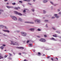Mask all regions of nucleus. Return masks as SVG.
Here are the masks:
<instances>
[{
	"label": "nucleus",
	"mask_w": 61,
	"mask_h": 61,
	"mask_svg": "<svg viewBox=\"0 0 61 61\" xmlns=\"http://www.w3.org/2000/svg\"><path fill=\"white\" fill-rule=\"evenodd\" d=\"M4 51H6V50H5Z\"/></svg>",
	"instance_id": "bf43d9fd"
},
{
	"label": "nucleus",
	"mask_w": 61,
	"mask_h": 61,
	"mask_svg": "<svg viewBox=\"0 0 61 61\" xmlns=\"http://www.w3.org/2000/svg\"><path fill=\"white\" fill-rule=\"evenodd\" d=\"M33 2H35V0H33Z\"/></svg>",
	"instance_id": "6e6d98bb"
},
{
	"label": "nucleus",
	"mask_w": 61,
	"mask_h": 61,
	"mask_svg": "<svg viewBox=\"0 0 61 61\" xmlns=\"http://www.w3.org/2000/svg\"><path fill=\"white\" fill-rule=\"evenodd\" d=\"M0 48H1V49H4V47H3V46H1Z\"/></svg>",
	"instance_id": "a211bd4d"
},
{
	"label": "nucleus",
	"mask_w": 61,
	"mask_h": 61,
	"mask_svg": "<svg viewBox=\"0 0 61 61\" xmlns=\"http://www.w3.org/2000/svg\"><path fill=\"white\" fill-rule=\"evenodd\" d=\"M46 27H48V26H47V24H46Z\"/></svg>",
	"instance_id": "37998d69"
},
{
	"label": "nucleus",
	"mask_w": 61,
	"mask_h": 61,
	"mask_svg": "<svg viewBox=\"0 0 61 61\" xmlns=\"http://www.w3.org/2000/svg\"><path fill=\"white\" fill-rule=\"evenodd\" d=\"M19 2L20 3H22V1H19Z\"/></svg>",
	"instance_id": "bb28decb"
},
{
	"label": "nucleus",
	"mask_w": 61,
	"mask_h": 61,
	"mask_svg": "<svg viewBox=\"0 0 61 61\" xmlns=\"http://www.w3.org/2000/svg\"><path fill=\"white\" fill-rule=\"evenodd\" d=\"M35 22L36 23H39L40 22V20H35Z\"/></svg>",
	"instance_id": "20e7f679"
},
{
	"label": "nucleus",
	"mask_w": 61,
	"mask_h": 61,
	"mask_svg": "<svg viewBox=\"0 0 61 61\" xmlns=\"http://www.w3.org/2000/svg\"><path fill=\"white\" fill-rule=\"evenodd\" d=\"M28 4L29 5H31V4H30V3H28Z\"/></svg>",
	"instance_id": "7c9ffc66"
},
{
	"label": "nucleus",
	"mask_w": 61,
	"mask_h": 61,
	"mask_svg": "<svg viewBox=\"0 0 61 61\" xmlns=\"http://www.w3.org/2000/svg\"><path fill=\"white\" fill-rule=\"evenodd\" d=\"M57 14H55L54 15V16H55V17L56 18H58L59 17V16H57Z\"/></svg>",
	"instance_id": "1a4fd4ad"
},
{
	"label": "nucleus",
	"mask_w": 61,
	"mask_h": 61,
	"mask_svg": "<svg viewBox=\"0 0 61 61\" xmlns=\"http://www.w3.org/2000/svg\"><path fill=\"white\" fill-rule=\"evenodd\" d=\"M55 18V17H52V19H54V18Z\"/></svg>",
	"instance_id": "f704fd0d"
},
{
	"label": "nucleus",
	"mask_w": 61,
	"mask_h": 61,
	"mask_svg": "<svg viewBox=\"0 0 61 61\" xmlns=\"http://www.w3.org/2000/svg\"><path fill=\"white\" fill-rule=\"evenodd\" d=\"M21 33L22 36H26V33L25 32H21Z\"/></svg>",
	"instance_id": "7ed1b4c3"
},
{
	"label": "nucleus",
	"mask_w": 61,
	"mask_h": 61,
	"mask_svg": "<svg viewBox=\"0 0 61 61\" xmlns=\"http://www.w3.org/2000/svg\"><path fill=\"white\" fill-rule=\"evenodd\" d=\"M25 23H27V24H34V23L31 22H25Z\"/></svg>",
	"instance_id": "6e6552de"
},
{
	"label": "nucleus",
	"mask_w": 61,
	"mask_h": 61,
	"mask_svg": "<svg viewBox=\"0 0 61 61\" xmlns=\"http://www.w3.org/2000/svg\"><path fill=\"white\" fill-rule=\"evenodd\" d=\"M11 45H19V44L17 42L13 41H11Z\"/></svg>",
	"instance_id": "f257e3e1"
},
{
	"label": "nucleus",
	"mask_w": 61,
	"mask_h": 61,
	"mask_svg": "<svg viewBox=\"0 0 61 61\" xmlns=\"http://www.w3.org/2000/svg\"><path fill=\"white\" fill-rule=\"evenodd\" d=\"M30 30L32 31H34V29H30Z\"/></svg>",
	"instance_id": "2eb2a0df"
},
{
	"label": "nucleus",
	"mask_w": 61,
	"mask_h": 61,
	"mask_svg": "<svg viewBox=\"0 0 61 61\" xmlns=\"http://www.w3.org/2000/svg\"><path fill=\"white\" fill-rule=\"evenodd\" d=\"M39 40V41H41V42H45L46 41V39L43 38L41 39L40 40Z\"/></svg>",
	"instance_id": "f03ea898"
},
{
	"label": "nucleus",
	"mask_w": 61,
	"mask_h": 61,
	"mask_svg": "<svg viewBox=\"0 0 61 61\" xmlns=\"http://www.w3.org/2000/svg\"><path fill=\"white\" fill-rule=\"evenodd\" d=\"M20 32V31L19 30H18L17 31V33H19Z\"/></svg>",
	"instance_id": "473e14b6"
},
{
	"label": "nucleus",
	"mask_w": 61,
	"mask_h": 61,
	"mask_svg": "<svg viewBox=\"0 0 61 61\" xmlns=\"http://www.w3.org/2000/svg\"><path fill=\"white\" fill-rule=\"evenodd\" d=\"M38 31H40L41 30H40V29H38Z\"/></svg>",
	"instance_id": "a878e982"
},
{
	"label": "nucleus",
	"mask_w": 61,
	"mask_h": 61,
	"mask_svg": "<svg viewBox=\"0 0 61 61\" xmlns=\"http://www.w3.org/2000/svg\"><path fill=\"white\" fill-rule=\"evenodd\" d=\"M26 12V11L25 10H24L23 11V12L24 13H25Z\"/></svg>",
	"instance_id": "4be33fe9"
},
{
	"label": "nucleus",
	"mask_w": 61,
	"mask_h": 61,
	"mask_svg": "<svg viewBox=\"0 0 61 61\" xmlns=\"http://www.w3.org/2000/svg\"><path fill=\"white\" fill-rule=\"evenodd\" d=\"M6 6V7L9 9V8H14V7H13V6Z\"/></svg>",
	"instance_id": "0eeeda50"
},
{
	"label": "nucleus",
	"mask_w": 61,
	"mask_h": 61,
	"mask_svg": "<svg viewBox=\"0 0 61 61\" xmlns=\"http://www.w3.org/2000/svg\"><path fill=\"white\" fill-rule=\"evenodd\" d=\"M51 60H53V61L54 60L53 59V58H51Z\"/></svg>",
	"instance_id": "49530a36"
},
{
	"label": "nucleus",
	"mask_w": 61,
	"mask_h": 61,
	"mask_svg": "<svg viewBox=\"0 0 61 61\" xmlns=\"http://www.w3.org/2000/svg\"><path fill=\"white\" fill-rule=\"evenodd\" d=\"M15 14H17V15H22V14H21L20 13H19L16 11H15Z\"/></svg>",
	"instance_id": "423d86ee"
},
{
	"label": "nucleus",
	"mask_w": 61,
	"mask_h": 61,
	"mask_svg": "<svg viewBox=\"0 0 61 61\" xmlns=\"http://www.w3.org/2000/svg\"><path fill=\"white\" fill-rule=\"evenodd\" d=\"M61 12H60L59 13V15H61Z\"/></svg>",
	"instance_id": "58836bf2"
},
{
	"label": "nucleus",
	"mask_w": 61,
	"mask_h": 61,
	"mask_svg": "<svg viewBox=\"0 0 61 61\" xmlns=\"http://www.w3.org/2000/svg\"><path fill=\"white\" fill-rule=\"evenodd\" d=\"M29 40H28L27 41V43H29Z\"/></svg>",
	"instance_id": "cd10ccee"
},
{
	"label": "nucleus",
	"mask_w": 61,
	"mask_h": 61,
	"mask_svg": "<svg viewBox=\"0 0 61 61\" xmlns=\"http://www.w3.org/2000/svg\"><path fill=\"white\" fill-rule=\"evenodd\" d=\"M44 37H46L47 36H46V35H44Z\"/></svg>",
	"instance_id": "2f4dec72"
},
{
	"label": "nucleus",
	"mask_w": 61,
	"mask_h": 61,
	"mask_svg": "<svg viewBox=\"0 0 61 61\" xmlns=\"http://www.w3.org/2000/svg\"><path fill=\"white\" fill-rule=\"evenodd\" d=\"M4 1H5V2H6V1H7V0H4Z\"/></svg>",
	"instance_id": "3c124183"
},
{
	"label": "nucleus",
	"mask_w": 61,
	"mask_h": 61,
	"mask_svg": "<svg viewBox=\"0 0 61 61\" xmlns=\"http://www.w3.org/2000/svg\"><path fill=\"white\" fill-rule=\"evenodd\" d=\"M43 56H45V54H44Z\"/></svg>",
	"instance_id": "680f3d73"
},
{
	"label": "nucleus",
	"mask_w": 61,
	"mask_h": 61,
	"mask_svg": "<svg viewBox=\"0 0 61 61\" xmlns=\"http://www.w3.org/2000/svg\"><path fill=\"white\" fill-rule=\"evenodd\" d=\"M9 54L10 56H12V54H11L10 53H9Z\"/></svg>",
	"instance_id": "c85d7f7f"
},
{
	"label": "nucleus",
	"mask_w": 61,
	"mask_h": 61,
	"mask_svg": "<svg viewBox=\"0 0 61 61\" xmlns=\"http://www.w3.org/2000/svg\"><path fill=\"white\" fill-rule=\"evenodd\" d=\"M18 48H19V49H23L24 48L22 47H18Z\"/></svg>",
	"instance_id": "9d476101"
},
{
	"label": "nucleus",
	"mask_w": 61,
	"mask_h": 61,
	"mask_svg": "<svg viewBox=\"0 0 61 61\" xmlns=\"http://www.w3.org/2000/svg\"><path fill=\"white\" fill-rule=\"evenodd\" d=\"M37 37H40V36H37Z\"/></svg>",
	"instance_id": "864d4df0"
},
{
	"label": "nucleus",
	"mask_w": 61,
	"mask_h": 61,
	"mask_svg": "<svg viewBox=\"0 0 61 61\" xmlns=\"http://www.w3.org/2000/svg\"><path fill=\"white\" fill-rule=\"evenodd\" d=\"M4 32H8V33H9V31L8 30H4Z\"/></svg>",
	"instance_id": "ddd939ff"
},
{
	"label": "nucleus",
	"mask_w": 61,
	"mask_h": 61,
	"mask_svg": "<svg viewBox=\"0 0 61 61\" xmlns=\"http://www.w3.org/2000/svg\"><path fill=\"white\" fill-rule=\"evenodd\" d=\"M27 1L28 2H30V0H27Z\"/></svg>",
	"instance_id": "a19ab883"
},
{
	"label": "nucleus",
	"mask_w": 61,
	"mask_h": 61,
	"mask_svg": "<svg viewBox=\"0 0 61 61\" xmlns=\"http://www.w3.org/2000/svg\"><path fill=\"white\" fill-rule=\"evenodd\" d=\"M27 0H24V1H27Z\"/></svg>",
	"instance_id": "13d9d810"
},
{
	"label": "nucleus",
	"mask_w": 61,
	"mask_h": 61,
	"mask_svg": "<svg viewBox=\"0 0 61 61\" xmlns=\"http://www.w3.org/2000/svg\"><path fill=\"white\" fill-rule=\"evenodd\" d=\"M55 58L57 60H58V58H57V57H56Z\"/></svg>",
	"instance_id": "72a5a7b5"
},
{
	"label": "nucleus",
	"mask_w": 61,
	"mask_h": 61,
	"mask_svg": "<svg viewBox=\"0 0 61 61\" xmlns=\"http://www.w3.org/2000/svg\"><path fill=\"white\" fill-rule=\"evenodd\" d=\"M48 20H45V22H48Z\"/></svg>",
	"instance_id": "e433bc0d"
},
{
	"label": "nucleus",
	"mask_w": 61,
	"mask_h": 61,
	"mask_svg": "<svg viewBox=\"0 0 61 61\" xmlns=\"http://www.w3.org/2000/svg\"><path fill=\"white\" fill-rule=\"evenodd\" d=\"M51 40H54V41H56V40L53 37H52L51 39Z\"/></svg>",
	"instance_id": "f8f14e48"
},
{
	"label": "nucleus",
	"mask_w": 61,
	"mask_h": 61,
	"mask_svg": "<svg viewBox=\"0 0 61 61\" xmlns=\"http://www.w3.org/2000/svg\"><path fill=\"white\" fill-rule=\"evenodd\" d=\"M12 18L14 20H17V18L16 17H15L14 16H12Z\"/></svg>",
	"instance_id": "39448f33"
},
{
	"label": "nucleus",
	"mask_w": 61,
	"mask_h": 61,
	"mask_svg": "<svg viewBox=\"0 0 61 61\" xmlns=\"http://www.w3.org/2000/svg\"><path fill=\"white\" fill-rule=\"evenodd\" d=\"M38 55H41V53L40 52H38Z\"/></svg>",
	"instance_id": "5701e85b"
},
{
	"label": "nucleus",
	"mask_w": 61,
	"mask_h": 61,
	"mask_svg": "<svg viewBox=\"0 0 61 61\" xmlns=\"http://www.w3.org/2000/svg\"><path fill=\"white\" fill-rule=\"evenodd\" d=\"M57 11L58 12H59L60 11V10L59 9L57 10Z\"/></svg>",
	"instance_id": "79ce46f5"
},
{
	"label": "nucleus",
	"mask_w": 61,
	"mask_h": 61,
	"mask_svg": "<svg viewBox=\"0 0 61 61\" xmlns=\"http://www.w3.org/2000/svg\"><path fill=\"white\" fill-rule=\"evenodd\" d=\"M14 9H16V10H17V8L16 7H15L14 8Z\"/></svg>",
	"instance_id": "393cba45"
},
{
	"label": "nucleus",
	"mask_w": 61,
	"mask_h": 61,
	"mask_svg": "<svg viewBox=\"0 0 61 61\" xmlns=\"http://www.w3.org/2000/svg\"><path fill=\"white\" fill-rule=\"evenodd\" d=\"M6 5H9V3H6Z\"/></svg>",
	"instance_id": "c03bdc74"
},
{
	"label": "nucleus",
	"mask_w": 61,
	"mask_h": 61,
	"mask_svg": "<svg viewBox=\"0 0 61 61\" xmlns=\"http://www.w3.org/2000/svg\"><path fill=\"white\" fill-rule=\"evenodd\" d=\"M32 11H33V12H34V10H33V9H32V10H31Z\"/></svg>",
	"instance_id": "ea45409f"
},
{
	"label": "nucleus",
	"mask_w": 61,
	"mask_h": 61,
	"mask_svg": "<svg viewBox=\"0 0 61 61\" xmlns=\"http://www.w3.org/2000/svg\"><path fill=\"white\" fill-rule=\"evenodd\" d=\"M23 54H25V52H23Z\"/></svg>",
	"instance_id": "4d7b16f0"
},
{
	"label": "nucleus",
	"mask_w": 61,
	"mask_h": 61,
	"mask_svg": "<svg viewBox=\"0 0 61 61\" xmlns=\"http://www.w3.org/2000/svg\"><path fill=\"white\" fill-rule=\"evenodd\" d=\"M12 5H15V3H12Z\"/></svg>",
	"instance_id": "412c9836"
},
{
	"label": "nucleus",
	"mask_w": 61,
	"mask_h": 61,
	"mask_svg": "<svg viewBox=\"0 0 61 61\" xmlns=\"http://www.w3.org/2000/svg\"><path fill=\"white\" fill-rule=\"evenodd\" d=\"M20 9V8L19 7H17V10H18V9Z\"/></svg>",
	"instance_id": "b1692460"
},
{
	"label": "nucleus",
	"mask_w": 61,
	"mask_h": 61,
	"mask_svg": "<svg viewBox=\"0 0 61 61\" xmlns=\"http://www.w3.org/2000/svg\"><path fill=\"white\" fill-rule=\"evenodd\" d=\"M50 3H51V4H52V5H53V2H51Z\"/></svg>",
	"instance_id": "c756f323"
},
{
	"label": "nucleus",
	"mask_w": 61,
	"mask_h": 61,
	"mask_svg": "<svg viewBox=\"0 0 61 61\" xmlns=\"http://www.w3.org/2000/svg\"><path fill=\"white\" fill-rule=\"evenodd\" d=\"M29 45L30 46H32V44H29Z\"/></svg>",
	"instance_id": "c9c22d12"
},
{
	"label": "nucleus",
	"mask_w": 61,
	"mask_h": 61,
	"mask_svg": "<svg viewBox=\"0 0 61 61\" xmlns=\"http://www.w3.org/2000/svg\"><path fill=\"white\" fill-rule=\"evenodd\" d=\"M46 13V11L44 10H43V13L44 14H45Z\"/></svg>",
	"instance_id": "aec40b11"
},
{
	"label": "nucleus",
	"mask_w": 61,
	"mask_h": 61,
	"mask_svg": "<svg viewBox=\"0 0 61 61\" xmlns=\"http://www.w3.org/2000/svg\"><path fill=\"white\" fill-rule=\"evenodd\" d=\"M53 37H57V36L56 35H53Z\"/></svg>",
	"instance_id": "4468645a"
},
{
	"label": "nucleus",
	"mask_w": 61,
	"mask_h": 61,
	"mask_svg": "<svg viewBox=\"0 0 61 61\" xmlns=\"http://www.w3.org/2000/svg\"><path fill=\"white\" fill-rule=\"evenodd\" d=\"M5 27L6 29H7V27L6 26H5Z\"/></svg>",
	"instance_id": "a18cd8bd"
},
{
	"label": "nucleus",
	"mask_w": 61,
	"mask_h": 61,
	"mask_svg": "<svg viewBox=\"0 0 61 61\" xmlns=\"http://www.w3.org/2000/svg\"><path fill=\"white\" fill-rule=\"evenodd\" d=\"M0 26L1 27V28H3L4 27V25H0Z\"/></svg>",
	"instance_id": "f3484780"
},
{
	"label": "nucleus",
	"mask_w": 61,
	"mask_h": 61,
	"mask_svg": "<svg viewBox=\"0 0 61 61\" xmlns=\"http://www.w3.org/2000/svg\"><path fill=\"white\" fill-rule=\"evenodd\" d=\"M0 59H1V58L0 57Z\"/></svg>",
	"instance_id": "0e129e2a"
},
{
	"label": "nucleus",
	"mask_w": 61,
	"mask_h": 61,
	"mask_svg": "<svg viewBox=\"0 0 61 61\" xmlns=\"http://www.w3.org/2000/svg\"><path fill=\"white\" fill-rule=\"evenodd\" d=\"M47 0H44L43 1V2L45 3H46V2H47Z\"/></svg>",
	"instance_id": "9b49d317"
},
{
	"label": "nucleus",
	"mask_w": 61,
	"mask_h": 61,
	"mask_svg": "<svg viewBox=\"0 0 61 61\" xmlns=\"http://www.w3.org/2000/svg\"><path fill=\"white\" fill-rule=\"evenodd\" d=\"M1 11V10L0 9V15H1V12H0Z\"/></svg>",
	"instance_id": "603ef678"
},
{
	"label": "nucleus",
	"mask_w": 61,
	"mask_h": 61,
	"mask_svg": "<svg viewBox=\"0 0 61 61\" xmlns=\"http://www.w3.org/2000/svg\"><path fill=\"white\" fill-rule=\"evenodd\" d=\"M19 21H22V19H21L20 18H19Z\"/></svg>",
	"instance_id": "dca6fc26"
},
{
	"label": "nucleus",
	"mask_w": 61,
	"mask_h": 61,
	"mask_svg": "<svg viewBox=\"0 0 61 61\" xmlns=\"http://www.w3.org/2000/svg\"><path fill=\"white\" fill-rule=\"evenodd\" d=\"M26 61H28L27 60H26Z\"/></svg>",
	"instance_id": "e2e57ef3"
},
{
	"label": "nucleus",
	"mask_w": 61,
	"mask_h": 61,
	"mask_svg": "<svg viewBox=\"0 0 61 61\" xmlns=\"http://www.w3.org/2000/svg\"><path fill=\"white\" fill-rule=\"evenodd\" d=\"M3 46H5V45H3Z\"/></svg>",
	"instance_id": "09e8293b"
},
{
	"label": "nucleus",
	"mask_w": 61,
	"mask_h": 61,
	"mask_svg": "<svg viewBox=\"0 0 61 61\" xmlns=\"http://www.w3.org/2000/svg\"><path fill=\"white\" fill-rule=\"evenodd\" d=\"M19 55H21V53H19Z\"/></svg>",
	"instance_id": "8fccbe9b"
},
{
	"label": "nucleus",
	"mask_w": 61,
	"mask_h": 61,
	"mask_svg": "<svg viewBox=\"0 0 61 61\" xmlns=\"http://www.w3.org/2000/svg\"><path fill=\"white\" fill-rule=\"evenodd\" d=\"M53 28V30H56V29L55 28H54L53 27V28Z\"/></svg>",
	"instance_id": "4c0bfd02"
},
{
	"label": "nucleus",
	"mask_w": 61,
	"mask_h": 61,
	"mask_svg": "<svg viewBox=\"0 0 61 61\" xmlns=\"http://www.w3.org/2000/svg\"><path fill=\"white\" fill-rule=\"evenodd\" d=\"M50 57V56H48L47 57V58H49Z\"/></svg>",
	"instance_id": "de8ad7c7"
},
{
	"label": "nucleus",
	"mask_w": 61,
	"mask_h": 61,
	"mask_svg": "<svg viewBox=\"0 0 61 61\" xmlns=\"http://www.w3.org/2000/svg\"><path fill=\"white\" fill-rule=\"evenodd\" d=\"M26 59H25V60H24L23 61H26Z\"/></svg>",
	"instance_id": "5fc2aeb1"
},
{
	"label": "nucleus",
	"mask_w": 61,
	"mask_h": 61,
	"mask_svg": "<svg viewBox=\"0 0 61 61\" xmlns=\"http://www.w3.org/2000/svg\"><path fill=\"white\" fill-rule=\"evenodd\" d=\"M7 56V55H6L4 57L5 58H6Z\"/></svg>",
	"instance_id": "6ab92c4d"
},
{
	"label": "nucleus",
	"mask_w": 61,
	"mask_h": 61,
	"mask_svg": "<svg viewBox=\"0 0 61 61\" xmlns=\"http://www.w3.org/2000/svg\"><path fill=\"white\" fill-rule=\"evenodd\" d=\"M56 32H57L58 33V32H59V31L58 32V31H56Z\"/></svg>",
	"instance_id": "052dcab7"
}]
</instances>
